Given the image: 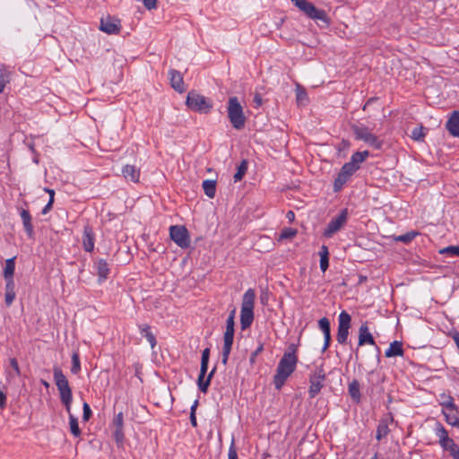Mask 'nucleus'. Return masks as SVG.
Instances as JSON below:
<instances>
[{"mask_svg":"<svg viewBox=\"0 0 459 459\" xmlns=\"http://www.w3.org/2000/svg\"><path fill=\"white\" fill-rule=\"evenodd\" d=\"M53 377L55 384L59 392L60 401L65 406V411L69 415V427L70 431L74 437L81 436V429L79 428L77 418L71 412V405L73 402V393L69 385V382L66 377L64 375L59 368H54Z\"/></svg>","mask_w":459,"mask_h":459,"instance_id":"f257e3e1","label":"nucleus"},{"mask_svg":"<svg viewBox=\"0 0 459 459\" xmlns=\"http://www.w3.org/2000/svg\"><path fill=\"white\" fill-rule=\"evenodd\" d=\"M298 361V356L283 354L273 377V385L277 390L281 389L288 377L295 371Z\"/></svg>","mask_w":459,"mask_h":459,"instance_id":"f03ea898","label":"nucleus"},{"mask_svg":"<svg viewBox=\"0 0 459 459\" xmlns=\"http://www.w3.org/2000/svg\"><path fill=\"white\" fill-rule=\"evenodd\" d=\"M255 291L248 289L242 297L240 310V325L242 330L249 328L254 321Z\"/></svg>","mask_w":459,"mask_h":459,"instance_id":"7ed1b4c3","label":"nucleus"},{"mask_svg":"<svg viewBox=\"0 0 459 459\" xmlns=\"http://www.w3.org/2000/svg\"><path fill=\"white\" fill-rule=\"evenodd\" d=\"M227 113L233 128L241 130L245 127L247 118L238 97L234 96L229 99Z\"/></svg>","mask_w":459,"mask_h":459,"instance_id":"20e7f679","label":"nucleus"},{"mask_svg":"<svg viewBox=\"0 0 459 459\" xmlns=\"http://www.w3.org/2000/svg\"><path fill=\"white\" fill-rule=\"evenodd\" d=\"M235 309L231 310L227 321H226V330L223 334V347H222V354H221V362L223 365H227L229 357L232 349L233 341H234V333H235Z\"/></svg>","mask_w":459,"mask_h":459,"instance_id":"39448f33","label":"nucleus"},{"mask_svg":"<svg viewBox=\"0 0 459 459\" xmlns=\"http://www.w3.org/2000/svg\"><path fill=\"white\" fill-rule=\"evenodd\" d=\"M186 104L191 110L201 114L209 113L212 108V101L195 91L187 93Z\"/></svg>","mask_w":459,"mask_h":459,"instance_id":"423d86ee","label":"nucleus"},{"mask_svg":"<svg viewBox=\"0 0 459 459\" xmlns=\"http://www.w3.org/2000/svg\"><path fill=\"white\" fill-rule=\"evenodd\" d=\"M351 130L356 140L363 141L376 150H380L382 148L383 142L380 141L377 135L372 134L368 127L364 126L352 125Z\"/></svg>","mask_w":459,"mask_h":459,"instance_id":"0eeeda50","label":"nucleus"},{"mask_svg":"<svg viewBox=\"0 0 459 459\" xmlns=\"http://www.w3.org/2000/svg\"><path fill=\"white\" fill-rule=\"evenodd\" d=\"M291 2L310 19L328 22L326 13L324 10L317 9L307 0H291Z\"/></svg>","mask_w":459,"mask_h":459,"instance_id":"6e6552de","label":"nucleus"},{"mask_svg":"<svg viewBox=\"0 0 459 459\" xmlns=\"http://www.w3.org/2000/svg\"><path fill=\"white\" fill-rule=\"evenodd\" d=\"M348 216V209H342L337 216L333 217L329 221V223L327 224L326 228L324 230V237L329 238H332L336 232L340 231L347 223Z\"/></svg>","mask_w":459,"mask_h":459,"instance_id":"1a4fd4ad","label":"nucleus"},{"mask_svg":"<svg viewBox=\"0 0 459 459\" xmlns=\"http://www.w3.org/2000/svg\"><path fill=\"white\" fill-rule=\"evenodd\" d=\"M169 237L181 248H187L190 246V236L188 230L183 225L170 226Z\"/></svg>","mask_w":459,"mask_h":459,"instance_id":"9d476101","label":"nucleus"},{"mask_svg":"<svg viewBox=\"0 0 459 459\" xmlns=\"http://www.w3.org/2000/svg\"><path fill=\"white\" fill-rule=\"evenodd\" d=\"M351 322V316L346 311H342L338 317V331L336 335V340L340 344L347 343Z\"/></svg>","mask_w":459,"mask_h":459,"instance_id":"9b49d317","label":"nucleus"},{"mask_svg":"<svg viewBox=\"0 0 459 459\" xmlns=\"http://www.w3.org/2000/svg\"><path fill=\"white\" fill-rule=\"evenodd\" d=\"M357 168L351 163H344L333 182L334 192H339L347 183L350 178L357 171Z\"/></svg>","mask_w":459,"mask_h":459,"instance_id":"f8f14e48","label":"nucleus"},{"mask_svg":"<svg viewBox=\"0 0 459 459\" xmlns=\"http://www.w3.org/2000/svg\"><path fill=\"white\" fill-rule=\"evenodd\" d=\"M325 379V373L322 366L316 368L315 373L310 376L309 378V390L308 394L310 398H314L324 386V381Z\"/></svg>","mask_w":459,"mask_h":459,"instance_id":"ddd939ff","label":"nucleus"},{"mask_svg":"<svg viewBox=\"0 0 459 459\" xmlns=\"http://www.w3.org/2000/svg\"><path fill=\"white\" fill-rule=\"evenodd\" d=\"M111 427L113 429V437L117 443V446L118 447H122L125 441L123 411H119L114 416Z\"/></svg>","mask_w":459,"mask_h":459,"instance_id":"4468645a","label":"nucleus"},{"mask_svg":"<svg viewBox=\"0 0 459 459\" xmlns=\"http://www.w3.org/2000/svg\"><path fill=\"white\" fill-rule=\"evenodd\" d=\"M120 21L115 17L101 18L100 30L108 34H117L120 31Z\"/></svg>","mask_w":459,"mask_h":459,"instance_id":"2eb2a0df","label":"nucleus"},{"mask_svg":"<svg viewBox=\"0 0 459 459\" xmlns=\"http://www.w3.org/2000/svg\"><path fill=\"white\" fill-rule=\"evenodd\" d=\"M364 344H370L376 346L377 351V361L379 362L380 349L377 346L374 337L370 333L367 323L362 324L359 329V345L362 346Z\"/></svg>","mask_w":459,"mask_h":459,"instance_id":"dca6fc26","label":"nucleus"},{"mask_svg":"<svg viewBox=\"0 0 459 459\" xmlns=\"http://www.w3.org/2000/svg\"><path fill=\"white\" fill-rule=\"evenodd\" d=\"M448 410L443 411L447 424L459 428V410L455 403H448Z\"/></svg>","mask_w":459,"mask_h":459,"instance_id":"f3484780","label":"nucleus"},{"mask_svg":"<svg viewBox=\"0 0 459 459\" xmlns=\"http://www.w3.org/2000/svg\"><path fill=\"white\" fill-rule=\"evenodd\" d=\"M169 78L171 87L176 91L180 93L185 91L183 75L181 74L180 72H178L176 69H170L169 71Z\"/></svg>","mask_w":459,"mask_h":459,"instance_id":"a211bd4d","label":"nucleus"},{"mask_svg":"<svg viewBox=\"0 0 459 459\" xmlns=\"http://www.w3.org/2000/svg\"><path fill=\"white\" fill-rule=\"evenodd\" d=\"M446 128L452 136L459 137V111L455 110L452 112L446 124Z\"/></svg>","mask_w":459,"mask_h":459,"instance_id":"6ab92c4d","label":"nucleus"},{"mask_svg":"<svg viewBox=\"0 0 459 459\" xmlns=\"http://www.w3.org/2000/svg\"><path fill=\"white\" fill-rule=\"evenodd\" d=\"M94 269L97 272L99 282H103L108 279L110 269L108 262L105 259H98L94 263Z\"/></svg>","mask_w":459,"mask_h":459,"instance_id":"aec40b11","label":"nucleus"},{"mask_svg":"<svg viewBox=\"0 0 459 459\" xmlns=\"http://www.w3.org/2000/svg\"><path fill=\"white\" fill-rule=\"evenodd\" d=\"M94 233L92 228L86 225L83 229L82 246L86 252H91L94 248Z\"/></svg>","mask_w":459,"mask_h":459,"instance_id":"412c9836","label":"nucleus"},{"mask_svg":"<svg viewBox=\"0 0 459 459\" xmlns=\"http://www.w3.org/2000/svg\"><path fill=\"white\" fill-rule=\"evenodd\" d=\"M20 215L22 220V224L28 237L32 238L34 236V228L31 222V216L30 214V212L28 210L22 209Z\"/></svg>","mask_w":459,"mask_h":459,"instance_id":"4be33fe9","label":"nucleus"},{"mask_svg":"<svg viewBox=\"0 0 459 459\" xmlns=\"http://www.w3.org/2000/svg\"><path fill=\"white\" fill-rule=\"evenodd\" d=\"M122 174L126 179L130 180L134 183L139 181L140 169H137L134 165H126L122 169Z\"/></svg>","mask_w":459,"mask_h":459,"instance_id":"5701e85b","label":"nucleus"},{"mask_svg":"<svg viewBox=\"0 0 459 459\" xmlns=\"http://www.w3.org/2000/svg\"><path fill=\"white\" fill-rule=\"evenodd\" d=\"M404 350L403 348V342L399 341H394L390 343L389 348L385 351V356L386 358H393L396 356L403 357Z\"/></svg>","mask_w":459,"mask_h":459,"instance_id":"b1692460","label":"nucleus"},{"mask_svg":"<svg viewBox=\"0 0 459 459\" xmlns=\"http://www.w3.org/2000/svg\"><path fill=\"white\" fill-rule=\"evenodd\" d=\"M216 368L214 367L212 371L208 374L206 379H204L205 375H202V368H200V373L197 378L198 388L201 392L206 393L208 387L211 384V380L215 373Z\"/></svg>","mask_w":459,"mask_h":459,"instance_id":"393cba45","label":"nucleus"},{"mask_svg":"<svg viewBox=\"0 0 459 459\" xmlns=\"http://www.w3.org/2000/svg\"><path fill=\"white\" fill-rule=\"evenodd\" d=\"M440 446L444 450L448 451L454 459H459V446L452 438H448Z\"/></svg>","mask_w":459,"mask_h":459,"instance_id":"a878e982","label":"nucleus"},{"mask_svg":"<svg viewBox=\"0 0 459 459\" xmlns=\"http://www.w3.org/2000/svg\"><path fill=\"white\" fill-rule=\"evenodd\" d=\"M140 333L142 336L145 337L150 343L152 348H154L157 342L155 335L151 331V326L147 324L139 325Z\"/></svg>","mask_w":459,"mask_h":459,"instance_id":"bb28decb","label":"nucleus"},{"mask_svg":"<svg viewBox=\"0 0 459 459\" xmlns=\"http://www.w3.org/2000/svg\"><path fill=\"white\" fill-rule=\"evenodd\" d=\"M320 269L325 273L329 267V250L325 245L321 246L319 251Z\"/></svg>","mask_w":459,"mask_h":459,"instance_id":"cd10ccee","label":"nucleus"},{"mask_svg":"<svg viewBox=\"0 0 459 459\" xmlns=\"http://www.w3.org/2000/svg\"><path fill=\"white\" fill-rule=\"evenodd\" d=\"M11 80V72L7 69L5 65L0 66V93H3L4 87Z\"/></svg>","mask_w":459,"mask_h":459,"instance_id":"c85d7f7f","label":"nucleus"},{"mask_svg":"<svg viewBox=\"0 0 459 459\" xmlns=\"http://www.w3.org/2000/svg\"><path fill=\"white\" fill-rule=\"evenodd\" d=\"M369 155L368 151L364 152H356L351 155V160L348 163H351L352 165L359 169V164L362 163Z\"/></svg>","mask_w":459,"mask_h":459,"instance_id":"c756f323","label":"nucleus"},{"mask_svg":"<svg viewBox=\"0 0 459 459\" xmlns=\"http://www.w3.org/2000/svg\"><path fill=\"white\" fill-rule=\"evenodd\" d=\"M203 189L209 198H213L216 194V181L206 179L203 182Z\"/></svg>","mask_w":459,"mask_h":459,"instance_id":"7c9ffc66","label":"nucleus"},{"mask_svg":"<svg viewBox=\"0 0 459 459\" xmlns=\"http://www.w3.org/2000/svg\"><path fill=\"white\" fill-rule=\"evenodd\" d=\"M349 394L353 401L359 402L360 400V390H359V383L358 380H353L349 384L348 388Z\"/></svg>","mask_w":459,"mask_h":459,"instance_id":"2f4dec72","label":"nucleus"},{"mask_svg":"<svg viewBox=\"0 0 459 459\" xmlns=\"http://www.w3.org/2000/svg\"><path fill=\"white\" fill-rule=\"evenodd\" d=\"M14 270H15V257L7 259L5 261V265L4 268V279L13 278Z\"/></svg>","mask_w":459,"mask_h":459,"instance_id":"473e14b6","label":"nucleus"},{"mask_svg":"<svg viewBox=\"0 0 459 459\" xmlns=\"http://www.w3.org/2000/svg\"><path fill=\"white\" fill-rule=\"evenodd\" d=\"M420 233L418 231H414V230H411V231H409L405 234H403V235H400V236H396V237H394V240L396 241V242H402V243H404V244H409L411 243Z\"/></svg>","mask_w":459,"mask_h":459,"instance_id":"72a5a7b5","label":"nucleus"},{"mask_svg":"<svg viewBox=\"0 0 459 459\" xmlns=\"http://www.w3.org/2000/svg\"><path fill=\"white\" fill-rule=\"evenodd\" d=\"M435 434L439 438V444L446 442L448 438V433L444 426L437 422L435 427Z\"/></svg>","mask_w":459,"mask_h":459,"instance_id":"f704fd0d","label":"nucleus"},{"mask_svg":"<svg viewBox=\"0 0 459 459\" xmlns=\"http://www.w3.org/2000/svg\"><path fill=\"white\" fill-rule=\"evenodd\" d=\"M296 100L298 105L305 106L308 102L307 94L305 89L301 88L300 86H298L296 89Z\"/></svg>","mask_w":459,"mask_h":459,"instance_id":"c9c22d12","label":"nucleus"},{"mask_svg":"<svg viewBox=\"0 0 459 459\" xmlns=\"http://www.w3.org/2000/svg\"><path fill=\"white\" fill-rule=\"evenodd\" d=\"M426 131L427 129L422 126L415 127L411 131V137L414 141L422 142L426 135Z\"/></svg>","mask_w":459,"mask_h":459,"instance_id":"e433bc0d","label":"nucleus"},{"mask_svg":"<svg viewBox=\"0 0 459 459\" xmlns=\"http://www.w3.org/2000/svg\"><path fill=\"white\" fill-rule=\"evenodd\" d=\"M247 170V161L243 160L240 164L238 166L237 172L235 173L233 178L235 182L240 181L245 176Z\"/></svg>","mask_w":459,"mask_h":459,"instance_id":"4c0bfd02","label":"nucleus"},{"mask_svg":"<svg viewBox=\"0 0 459 459\" xmlns=\"http://www.w3.org/2000/svg\"><path fill=\"white\" fill-rule=\"evenodd\" d=\"M209 358H210V349L206 348L202 352L201 368H202V375H205L207 372Z\"/></svg>","mask_w":459,"mask_h":459,"instance_id":"58836bf2","label":"nucleus"},{"mask_svg":"<svg viewBox=\"0 0 459 459\" xmlns=\"http://www.w3.org/2000/svg\"><path fill=\"white\" fill-rule=\"evenodd\" d=\"M81 370L80 357L78 352H74L72 355V367L71 372L74 375L78 374Z\"/></svg>","mask_w":459,"mask_h":459,"instance_id":"ea45409f","label":"nucleus"},{"mask_svg":"<svg viewBox=\"0 0 459 459\" xmlns=\"http://www.w3.org/2000/svg\"><path fill=\"white\" fill-rule=\"evenodd\" d=\"M388 432H389V429H388L387 424L385 422H381L377 426L376 438L377 440H381L383 437L387 436Z\"/></svg>","mask_w":459,"mask_h":459,"instance_id":"a19ab883","label":"nucleus"},{"mask_svg":"<svg viewBox=\"0 0 459 459\" xmlns=\"http://www.w3.org/2000/svg\"><path fill=\"white\" fill-rule=\"evenodd\" d=\"M441 255H448L452 256H459V246H448L439 250Z\"/></svg>","mask_w":459,"mask_h":459,"instance_id":"79ce46f5","label":"nucleus"},{"mask_svg":"<svg viewBox=\"0 0 459 459\" xmlns=\"http://www.w3.org/2000/svg\"><path fill=\"white\" fill-rule=\"evenodd\" d=\"M297 234V230L292 228H284L279 237V239H290Z\"/></svg>","mask_w":459,"mask_h":459,"instance_id":"37998d69","label":"nucleus"},{"mask_svg":"<svg viewBox=\"0 0 459 459\" xmlns=\"http://www.w3.org/2000/svg\"><path fill=\"white\" fill-rule=\"evenodd\" d=\"M318 327L323 332V333H331V325L327 317H322L318 321Z\"/></svg>","mask_w":459,"mask_h":459,"instance_id":"c03bdc74","label":"nucleus"},{"mask_svg":"<svg viewBox=\"0 0 459 459\" xmlns=\"http://www.w3.org/2000/svg\"><path fill=\"white\" fill-rule=\"evenodd\" d=\"M198 403H199L198 400H195L194 403L192 404V406L190 408V422L193 427L197 426L195 411H196V408L198 406Z\"/></svg>","mask_w":459,"mask_h":459,"instance_id":"a18cd8bd","label":"nucleus"},{"mask_svg":"<svg viewBox=\"0 0 459 459\" xmlns=\"http://www.w3.org/2000/svg\"><path fill=\"white\" fill-rule=\"evenodd\" d=\"M442 402L440 405L444 408L443 411L448 410V403H455L454 398L451 395H447L446 394H442L441 395Z\"/></svg>","mask_w":459,"mask_h":459,"instance_id":"49530a36","label":"nucleus"},{"mask_svg":"<svg viewBox=\"0 0 459 459\" xmlns=\"http://www.w3.org/2000/svg\"><path fill=\"white\" fill-rule=\"evenodd\" d=\"M264 351V343H260L257 348L252 351L249 358V362L251 365L255 363L256 357Z\"/></svg>","mask_w":459,"mask_h":459,"instance_id":"de8ad7c7","label":"nucleus"},{"mask_svg":"<svg viewBox=\"0 0 459 459\" xmlns=\"http://www.w3.org/2000/svg\"><path fill=\"white\" fill-rule=\"evenodd\" d=\"M82 410H83L82 420L86 422L91 417L92 411H91L90 405L87 403H83Z\"/></svg>","mask_w":459,"mask_h":459,"instance_id":"09e8293b","label":"nucleus"},{"mask_svg":"<svg viewBox=\"0 0 459 459\" xmlns=\"http://www.w3.org/2000/svg\"><path fill=\"white\" fill-rule=\"evenodd\" d=\"M10 367L13 369L14 374L13 377H19L21 376V369L18 364V361L15 358H12L9 359Z\"/></svg>","mask_w":459,"mask_h":459,"instance_id":"8fccbe9b","label":"nucleus"},{"mask_svg":"<svg viewBox=\"0 0 459 459\" xmlns=\"http://www.w3.org/2000/svg\"><path fill=\"white\" fill-rule=\"evenodd\" d=\"M229 459H238V453L235 446V440L232 438L231 444L229 448V454H228Z\"/></svg>","mask_w":459,"mask_h":459,"instance_id":"3c124183","label":"nucleus"},{"mask_svg":"<svg viewBox=\"0 0 459 459\" xmlns=\"http://www.w3.org/2000/svg\"><path fill=\"white\" fill-rule=\"evenodd\" d=\"M16 293L15 292H5L4 294V301L7 307H10L13 300L15 299Z\"/></svg>","mask_w":459,"mask_h":459,"instance_id":"603ef678","label":"nucleus"},{"mask_svg":"<svg viewBox=\"0 0 459 459\" xmlns=\"http://www.w3.org/2000/svg\"><path fill=\"white\" fill-rule=\"evenodd\" d=\"M5 292H15V283L13 278L5 279Z\"/></svg>","mask_w":459,"mask_h":459,"instance_id":"864d4df0","label":"nucleus"},{"mask_svg":"<svg viewBox=\"0 0 459 459\" xmlns=\"http://www.w3.org/2000/svg\"><path fill=\"white\" fill-rule=\"evenodd\" d=\"M325 342L322 348V352H325L330 346L331 343V333H324Z\"/></svg>","mask_w":459,"mask_h":459,"instance_id":"5fc2aeb1","label":"nucleus"},{"mask_svg":"<svg viewBox=\"0 0 459 459\" xmlns=\"http://www.w3.org/2000/svg\"><path fill=\"white\" fill-rule=\"evenodd\" d=\"M143 3L148 10L154 9L157 5V0H143Z\"/></svg>","mask_w":459,"mask_h":459,"instance_id":"6e6d98bb","label":"nucleus"},{"mask_svg":"<svg viewBox=\"0 0 459 459\" xmlns=\"http://www.w3.org/2000/svg\"><path fill=\"white\" fill-rule=\"evenodd\" d=\"M53 204H54V201L52 198H49V201L48 203L45 205V207L42 209V214H47L51 209H52V206H53Z\"/></svg>","mask_w":459,"mask_h":459,"instance_id":"4d7b16f0","label":"nucleus"},{"mask_svg":"<svg viewBox=\"0 0 459 459\" xmlns=\"http://www.w3.org/2000/svg\"><path fill=\"white\" fill-rule=\"evenodd\" d=\"M296 352H297V345L291 343L288 347V351L286 352H284V354H290V355L292 354L293 356H297Z\"/></svg>","mask_w":459,"mask_h":459,"instance_id":"13d9d810","label":"nucleus"},{"mask_svg":"<svg viewBox=\"0 0 459 459\" xmlns=\"http://www.w3.org/2000/svg\"><path fill=\"white\" fill-rule=\"evenodd\" d=\"M6 406V395L4 392L0 391V407L4 409Z\"/></svg>","mask_w":459,"mask_h":459,"instance_id":"bf43d9fd","label":"nucleus"},{"mask_svg":"<svg viewBox=\"0 0 459 459\" xmlns=\"http://www.w3.org/2000/svg\"><path fill=\"white\" fill-rule=\"evenodd\" d=\"M253 100L255 103L256 107H260L263 103L262 96L259 93L255 94Z\"/></svg>","mask_w":459,"mask_h":459,"instance_id":"052dcab7","label":"nucleus"},{"mask_svg":"<svg viewBox=\"0 0 459 459\" xmlns=\"http://www.w3.org/2000/svg\"><path fill=\"white\" fill-rule=\"evenodd\" d=\"M45 191L49 194V198H52L54 200L55 191L49 188H45Z\"/></svg>","mask_w":459,"mask_h":459,"instance_id":"680f3d73","label":"nucleus"},{"mask_svg":"<svg viewBox=\"0 0 459 459\" xmlns=\"http://www.w3.org/2000/svg\"><path fill=\"white\" fill-rule=\"evenodd\" d=\"M377 99V98H369L367 102H366V106H369L371 103H373L374 101H376Z\"/></svg>","mask_w":459,"mask_h":459,"instance_id":"e2e57ef3","label":"nucleus"},{"mask_svg":"<svg viewBox=\"0 0 459 459\" xmlns=\"http://www.w3.org/2000/svg\"><path fill=\"white\" fill-rule=\"evenodd\" d=\"M454 341L459 350V333H457L455 337H454Z\"/></svg>","mask_w":459,"mask_h":459,"instance_id":"0e129e2a","label":"nucleus"},{"mask_svg":"<svg viewBox=\"0 0 459 459\" xmlns=\"http://www.w3.org/2000/svg\"><path fill=\"white\" fill-rule=\"evenodd\" d=\"M287 217L290 220L291 218H293V217H294V212H291V211L288 212V213H287Z\"/></svg>","mask_w":459,"mask_h":459,"instance_id":"69168bd1","label":"nucleus"},{"mask_svg":"<svg viewBox=\"0 0 459 459\" xmlns=\"http://www.w3.org/2000/svg\"><path fill=\"white\" fill-rule=\"evenodd\" d=\"M41 382H42V385H43L45 387H47V388H48V387L49 386L48 382H47V381H45V380H41Z\"/></svg>","mask_w":459,"mask_h":459,"instance_id":"338daca9","label":"nucleus"},{"mask_svg":"<svg viewBox=\"0 0 459 459\" xmlns=\"http://www.w3.org/2000/svg\"><path fill=\"white\" fill-rule=\"evenodd\" d=\"M342 143L343 144V146H348L349 145V143L348 141H342Z\"/></svg>","mask_w":459,"mask_h":459,"instance_id":"774afa93","label":"nucleus"}]
</instances>
